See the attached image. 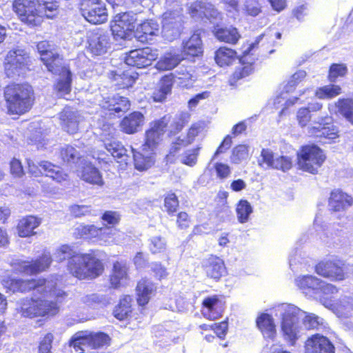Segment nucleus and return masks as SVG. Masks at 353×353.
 <instances>
[{
	"instance_id": "1",
	"label": "nucleus",
	"mask_w": 353,
	"mask_h": 353,
	"mask_svg": "<svg viewBox=\"0 0 353 353\" xmlns=\"http://www.w3.org/2000/svg\"><path fill=\"white\" fill-rule=\"evenodd\" d=\"M54 259L58 262L68 259V270L79 279H94L103 270L102 263L94 254L77 253L68 245H63L57 249Z\"/></svg>"
},
{
	"instance_id": "2",
	"label": "nucleus",
	"mask_w": 353,
	"mask_h": 353,
	"mask_svg": "<svg viewBox=\"0 0 353 353\" xmlns=\"http://www.w3.org/2000/svg\"><path fill=\"white\" fill-rule=\"evenodd\" d=\"M41 60L48 70L59 76L54 85V90L59 97H65L71 91L72 73L63 65L62 57L58 54L54 45L47 41H42L37 46Z\"/></svg>"
},
{
	"instance_id": "3",
	"label": "nucleus",
	"mask_w": 353,
	"mask_h": 353,
	"mask_svg": "<svg viewBox=\"0 0 353 353\" xmlns=\"http://www.w3.org/2000/svg\"><path fill=\"white\" fill-rule=\"evenodd\" d=\"M295 282L300 289L319 294L320 303L327 308L341 310L345 316H348L352 309V299L350 298L345 297L339 303H334L333 295L338 292V289L332 284L327 283L312 275L299 276Z\"/></svg>"
},
{
	"instance_id": "4",
	"label": "nucleus",
	"mask_w": 353,
	"mask_h": 353,
	"mask_svg": "<svg viewBox=\"0 0 353 353\" xmlns=\"http://www.w3.org/2000/svg\"><path fill=\"white\" fill-rule=\"evenodd\" d=\"M273 312L281 318V330L285 340L294 345L296 341L305 334L299 316L302 310L292 304L281 303L273 308Z\"/></svg>"
},
{
	"instance_id": "5",
	"label": "nucleus",
	"mask_w": 353,
	"mask_h": 353,
	"mask_svg": "<svg viewBox=\"0 0 353 353\" xmlns=\"http://www.w3.org/2000/svg\"><path fill=\"white\" fill-rule=\"evenodd\" d=\"M62 297L56 296H48L37 299H23L19 300L17 304V311L24 317L34 318L39 316H45L47 315H54L59 311L57 302H61Z\"/></svg>"
},
{
	"instance_id": "6",
	"label": "nucleus",
	"mask_w": 353,
	"mask_h": 353,
	"mask_svg": "<svg viewBox=\"0 0 353 353\" xmlns=\"http://www.w3.org/2000/svg\"><path fill=\"white\" fill-rule=\"evenodd\" d=\"M10 114H22L28 112L32 105V89L28 84H12L8 85L4 92Z\"/></svg>"
},
{
	"instance_id": "7",
	"label": "nucleus",
	"mask_w": 353,
	"mask_h": 353,
	"mask_svg": "<svg viewBox=\"0 0 353 353\" xmlns=\"http://www.w3.org/2000/svg\"><path fill=\"white\" fill-rule=\"evenodd\" d=\"M29 62V55L24 49L17 48L9 50L4 60L6 76L14 79L24 74Z\"/></svg>"
},
{
	"instance_id": "8",
	"label": "nucleus",
	"mask_w": 353,
	"mask_h": 353,
	"mask_svg": "<svg viewBox=\"0 0 353 353\" xmlns=\"http://www.w3.org/2000/svg\"><path fill=\"white\" fill-rule=\"evenodd\" d=\"M325 156L321 149L314 145L302 147L298 153V164L303 171L316 174L325 161Z\"/></svg>"
},
{
	"instance_id": "9",
	"label": "nucleus",
	"mask_w": 353,
	"mask_h": 353,
	"mask_svg": "<svg viewBox=\"0 0 353 353\" xmlns=\"http://www.w3.org/2000/svg\"><path fill=\"white\" fill-rule=\"evenodd\" d=\"M13 10L20 20L29 26H38L43 21V15L33 1L16 0L13 3Z\"/></svg>"
},
{
	"instance_id": "10",
	"label": "nucleus",
	"mask_w": 353,
	"mask_h": 353,
	"mask_svg": "<svg viewBox=\"0 0 353 353\" xmlns=\"http://www.w3.org/2000/svg\"><path fill=\"white\" fill-rule=\"evenodd\" d=\"M80 10L82 16L93 24L103 23L108 19L105 3L102 0H81Z\"/></svg>"
},
{
	"instance_id": "11",
	"label": "nucleus",
	"mask_w": 353,
	"mask_h": 353,
	"mask_svg": "<svg viewBox=\"0 0 353 353\" xmlns=\"http://www.w3.org/2000/svg\"><path fill=\"white\" fill-rule=\"evenodd\" d=\"M137 14L123 12L114 17L113 24L111 26L112 34L115 39H128L132 32L136 28L137 21Z\"/></svg>"
},
{
	"instance_id": "12",
	"label": "nucleus",
	"mask_w": 353,
	"mask_h": 353,
	"mask_svg": "<svg viewBox=\"0 0 353 353\" xmlns=\"http://www.w3.org/2000/svg\"><path fill=\"white\" fill-rule=\"evenodd\" d=\"M109 341V336L103 332H91L88 334L86 332H81L73 336L70 340V345L74 348L79 347L81 350L85 351L84 347L97 349L107 345Z\"/></svg>"
},
{
	"instance_id": "13",
	"label": "nucleus",
	"mask_w": 353,
	"mask_h": 353,
	"mask_svg": "<svg viewBox=\"0 0 353 353\" xmlns=\"http://www.w3.org/2000/svg\"><path fill=\"white\" fill-rule=\"evenodd\" d=\"M181 9L179 6L174 10H169L163 14L162 34L168 41H172L181 34Z\"/></svg>"
},
{
	"instance_id": "14",
	"label": "nucleus",
	"mask_w": 353,
	"mask_h": 353,
	"mask_svg": "<svg viewBox=\"0 0 353 353\" xmlns=\"http://www.w3.org/2000/svg\"><path fill=\"white\" fill-rule=\"evenodd\" d=\"M169 121L170 117L165 116L151 123L150 128L145 132V141L142 145L143 151L148 150L154 153V150L162 141Z\"/></svg>"
},
{
	"instance_id": "15",
	"label": "nucleus",
	"mask_w": 353,
	"mask_h": 353,
	"mask_svg": "<svg viewBox=\"0 0 353 353\" xmlns=\"http://www.w3.org/2000/svg\"><path fill=\"white\" fill-rule=\"evenodd\" d=\"M55 283L52 281H47L44 279H39L38 280H23L21 279V292H27L33 290L36 293H38L43 296H56L58 298L62 297L65 295L63 290H56L54 288Z\"/></svg>"
},
{
	"instance_id": "16",
	"label": "nucleus",
	"mask_w": 353,
	"mask_h": 353,
	"mask_svg": "<svg viewBox=\"0 0 353 353\" xmlns=\"http://www.w3.org/2000/svg\"><path fill=\"white\" fill-rule=\"evenodd\" d=\"M28 172L34 176L45 174L57 182H61L67 179L68 175L61 168L48 161H41L38 164L33 161L28 160Z\"/></svg>"
},
{
	"instance_id": "17",
	"label": "nucleus",
	"mask_w": 353,
	"mask_h": 353,
	"mask_svg": "<svg viewBox=\"0 0 353 353\" xmlns=\"http://www.w3.org/2000/svg\"><path fill=\"white\" fill-rule=\"evenodd\" d=\"M51 262L50 254L49 253H44L40 259L32 263L19 259H14L11 263V265L18 272L34 274L44 271L50 266Z\"/></svg>"
},
{
	"instance_id": "18",
	"label": "nucleus",
	"mask_w": 353,
	"mask_h": 353,
	"mask_svg": "<svg viewBox=\"0 0 353 353\" xmlns=\"http://www.w3.org/2000/svg\"><path fill=\"white\" fill-rule=\"evenodd\" d=\"M259 165L264 169L274 168L283 172L289 170L292 166L290 157L287 156L274 157L269 149H263L258 160Z\"/></svg>"
},
{
	"instance_id": "19",
	"label": "nucleus",
	"mask_w": 353,
	"mask_h": 353,
	"mask_svg": "<svg viewBox=\"0 0 353 353\" xmlns=\"http://www.w3.org/2000/svg\"><path fill=\"white\" fill-rule=\"evenodd\" d=\"M156 50L144 48L130 51L126 54L124 60L127 65L137 68H145L152 64L157 58Z\"/></svg>"
},
{
	"instance_id": "20",
	"label": "nucleus",
	"mask_w": 353,
	"mask_h": 353,
	"mask_svg": "<svg viewBox=\"0 0 353 353\" xmlns=\"http://www.w3.org/2000/svg\"><path fill=\"white\" fill-rule=\"evenodd\" d=\"M343 265V262L338 260L321 261L316 265L315 270L319 275L332 281H342L346 277Z\"/></svg>"
},
{
	"instance_id": "21",
	"label": "nucleus",
	"mask_w": 353,
	"mask_h": 353,
	"mask_svg": "<svg viewBox=\"0 0 353 353\" xmlns=\"http://www.w3.org/2000/svg\"><path fill=\"white\" fill-rule=\"evenodd\" d=\"M330 117H321L318 121L314 122V125L309 128V133L315 137L334 140L338 138V130L332 123Z\"/></svg>"
},
{
	"instance_id": "22",
	"label": "nucleus",
	"mask_w": 353,
	"mask_h": 353,
	"mask_svg": "<svg viewBox=\"0 0 353 353\" xmlns=\"http://www.w3.org/2000/svg\"><path fill=\"white\" fill-rule=\"evenodd\" d=\"M334 349L327 337L316 334L305 341L303 353H334Z\"/></svg>"
},
{
	"instance_id": "23",
	"label": "nucleus",
	"mask_w": 353,
	"mask_h": 353,
	"mask_svg": "<svg viewBox=\"0 0 353 353\" xmlns=\"http://www.w3.org/2000/svg\"><path fill=\"white\" fill-rule=\"evenodd\" d=\"M145 123L144 115L138 111L133 112L125 116L120 123L122 132L132 134L140 131Z\"/></svg>"
},
{
	"instance_id": "24",
	"label": "nucleus",
	"mask_w": 353,
	"mask_h": 353,
	"mask_svg": "<svg viewBox=\"0 0 353 353\" xmlns=\"http://www.w3.org/2000/svg\"><path fill=\"white\" fill-rule=\"evenodd\" d=\"M99 105L105 110L119 114L127 111L130 106V101L124 97L114 95L112 97H103L100 101Z\"/></svg>"
},
{
	"instance_id": "25",
	"label": "nucleus",
	"mask_w": 353,
	"mask_h": 353,
	"mask_svg": "<svg viewBox=\"0 0 353 353\" xmlns=\"http://www.w3.org/2000/svg\"><path fill=\"white\" fill-rule=\"evenodd\" d=\"M203 266L207 276L214 280H219L226 272L223 261L216 256H211L205 259Z\"/></svg>"
},
{
	"instance_id": "26",
	"label": "nucleus",
	"mask_w": 353,
	"mask_h": 353,
	"mask_svg": "<svg viewBox=\"0 0 353 353\" xmlns=\"http://www.w3.org/2000/svg\"><path fill=\"white\" fill-rule=\"evenodd\" d=\"M88 42L91 52L95 55L105 54L110 47V36L103 32L93 33Z\"/></svg>"
},
{
	"instance_id": "27",
	"label": "nucleus",
	"mask_w": 353,
	"mask_h": 353,
	"mask_svg": "<svg viewBox=\"0 0 353 353\" xmlns=\"http://www.w3.org/2000/svg\"><path fill=\"white\" fill-rule=\"evenodd\" d=\"M62 128L69 134H75L79 130L80 115L78 112L70 108H65L60 113Z\"/></svg>"
},
{
	"instance_id": "28",
	"label": "nucleus",
	"mask_w": 353,
	"mask_h": 353,
	"mask_svg": "<svg viewBox=\"0 0 353 353\" xmlns=\"http://www.w3.org/2000/svg\"><path fill=\"white\" fill-rule=\"evenodd\" d=\"M190 12L192 17H205L208 19H218L220 17L219 12L214 6L206 1H197L190 7Z\"/></svg>"
},
{
	"instance_id": "29",
	"label": "nucleus",
	"mask_w": 353,
	"mask_h": 353,
	"mask_svg": "<svg viewBox=\"0 0 353 353\" xmlns=\"http://www.w3.org/2000/svg\"><path fill=\"white\" fill-rule=\"evenodd\" d=\"M352 203V197L340 190L332 191L329 199L330 209L335 212L345 210Z\"/></svg>"
},
{
	"instance_id": "30",
	"label": "nucleus",
	"mask_w": 353,
	"mask_h": 353,
	"mask_svg": "<svg viewBox=\"0 0 353 353\" xmlns=\"http://www.w3.org/2000/svg\"><path fill=\"white\" fill-rule=\"evenodd\" d=\"M184 57L178 50H172L165 53L157 61L156 68L159 70H170L175 68Z\"/></svg>"
},
{
	"instance_id": "31",
	"label": "nucleus",
	"mask_w": 353,
	"mask_h": 353,
	"mask_svg": "<svg viewBox=\"0 0 353 353\" xmlns=\"http://www.w3.org/2000/svg\"><path fill=\"white\" fill-rule=\"evenodd\" d=\"M41 223V219L34 216H27L21 219L17 225V232L21 237H28L36 234L34 230Z\"/></svg>"
},
{
	"instance_id": "32",
	"label": "nucleus",
	"mask_w": 353,
	"mask_h": 353,
	"mask_svg": "<svg viewBox=\"0 0 353 353\" xmlns=\"http://www.w3.org/2000/svg\"><path fill=\"white\" fill-rule=\"evenodd\" d=\"M183 54L184 59L188 56L199 57L203 53V44L200 34L194 33L191 37L185 43H183V51H180Z\"/></svg>"
},
{
	"instance_id": "33",
	"label": "nucleus",
	"mask_w": 353,
	"mask_h": 353,
	"mask_svg": "<svg viewBox=\"0 0 353 353\" xmlns=\"http://www.w3.org/2000/svg\"><path fill=\"white\" fill-rule=\"evenodd\" d=\"M128 281V267L125 263L116 262L113 265V272L110 277V283L114 288L123 286Z\"/></svg>"
},
{
	"instance_id": "34",
	"label": "nucleus",
	"mask_w": 353,
	"mask_h": 353,
	"mask_svg": "<svg viewBox=\"0 0 353 353\" xmlns=\"http://www.w3.org/2000/svg\"><path fill=\"white\" fill-rule=\"evenodd\" d=\"M256 325L264 338L273 339L276 334V326L272 316L268 314H262L256 319Z\"/></svg>"
},
{
	"instance_id": "35",
	"label": "nucleus",
	"mask_w": 353,
	"mask_h": 353,
	"mask_svg": "<svg viewBox=\"0 0 353 353\" xmlns=\"http://www.w3.org/2000/svg\"><path fill=\"white\" fill-rule=\"evenodd\" d=\"M81 165H83V166L80 176L83 181L98 185H102L103 184L102 175L97 168L85 161Z\"/></svg>"
},
{
	"instance_id": "36",
	"label": "nucleus",
	"mask_w": 353,
	"mask_h": 353,
	"mask_svg": "<svg viewBox=\"0 0 353 353\" xmlns=\"http://www.w3.org/2000/svg\"><path fill=\"white\" fill-rule=\"evenodd\" d=\"M201 131V126L198 123L192 124V126L188 130L186 137L181 138L178 137L174 142L172 143V145L170 148V153L176 152L181 147H185L189 144H191L195 137L199 134Z\"/></svg>"
},
{
	"instance_id": "37",
	"label": "nucleus",
	"mask_w": 353,
	"mask_h": 353,
	"mask_svg": "<svg viewBox=\"0 0 353 353\" xmlns=\"http://www.w3.org/2000/svg\"><path fill=\"white\" fill-rule=\"evenodd\" d=\"M219 304V300L217 296L205 298L203 301L202 314L203 316L210 320L219 318L221 315V310Z\"/></svg>"
},
{
	"instance_id": "38",
	"label": "nucleus",
	"mask_w": 353,
	"mask_h": 353,
	"mask_svg": "<svg viewBox=\"0 0 353 353\" xmlns=\"http://www.w3.org/2000/svg\"><path fill=\"white\" fill-rule=\"evenodd\" d=\"M156 287L152 282L148 279H141L137 286V302L140 305L147 304L153 294Z\"/></svg>"
},
{
	"instance_id": "39",
	"label": "nucleus",
	"mask_w": 353,
	"mask_h": 353,
	"mask_svg": "<svg viewBox=\"0 0 353 353\" xmlns=\"http://www.w3.org/2000/svg\"><path fill=\"white\" fill-rule=\"evenodd\" d=\"M323 227V234L321 236V240L329 246L339 245L343 237V230L339 228V225H330Z\"/></svg>"
},
{
	"instance_id": "40",
	"label": "nucleus",
	"mask_w": 353,
	"mask_h": 353,
	"mask_svg": "<svg viewBox=\"0 0 353 353\" xmlns=\"http://www.w3.org/2000/svg\"><path fill=\"white\" fill-rule=\"evenodd\" d=\"M133 154L134 167L137 170L143 171L150 168L154 162V153L149 150L136 152L131 148Z\"/></svg>"
},
{
	"instance_id": "41",
	"label": "nucleus",
	"mask_w": 353,
	"mask_h": 353,
	"mask_svg": "<svg viewBox=\"0 0 353 353\" xmlns=\"http://www.w3.org/2000/svg\"><path fill=\"white\" fill-rule=\"evenodd\" d=\"M104 148L118 162L127 163V150L118 141L115 139L107 140L103 142Z\"/></svg>"
},
{
	"instance_id": "42",
	"label": "nucleus",
	"mask_w": 353,
	"mask_h": 353,
	"mask_svg": "<svg viewBox=\"0 0 353 353\" xmlns=\"http://www.w3.org/2000/svg\"><path fill=\"white\" fill-rule=\"evenodd\" d=\"M303 315L299 316L302 326L305 332L310 330H321L325 327L324 320L313 313H308L302 310Z\"/></svg>"
},
{
	"instance_id": "43",
	"label": "nucleus",
	"mask_w": 353,
	"mask_h": 353,
	"mask_svg": "<svg viewBox=\"0 0 353 353\" xmlns=\"http://www.w3.org/2000/svg\"><path fill=\"white\" fill-rule=\"evenodd\" d=\"M214 33L218 40L231 44L236 43L241 37L237 29L232 26L216 28Z\"/></svg>"
},
{
	"instance_id": "44",
	"label": "nucleus",
	"mask_w": 353,
	"mask_h": 353,
	"mask_svg": "<svg viewBox=\"0 0 353 353\" xmlns=\"http://www.w3.org/2000/svg\"><path fill=\"white\" fill-rule=\"evenodd\" d=\"M236 58V52L226 47L219 48L215 52L216 63L221 67L232 64Z\"/></svg>"
},
{
	"instance_id": "45",
	"label": "nucleus",
	"mask_w": 353,
	"mask_h": 353,
	"mask_svg": "<svg viewBox=\"0 0 353 353\" xmlns=\"http://www.w3.org/2000/svg\"><path fill=\"white\" fill-rule=\"evenodd\" d=\"M60 156L64 162L78 164L80 166L85 159L80 152L71 145H65L60 151Z\"/></svg>"
},
{
	"instance_id": "46",
	"label": "nucleus",
	"mask_w": 353,
	"mask_h": 353,
	"mask_svg": "<svg viewBox=\"0 0 353 353\" xmlns=\"http://www.w3.org/2000/svg\"><path fill=\"white\" fill-rule=\"evenodd\" d=\"M43 16L52 19L58 14L59 5L56 0H33Z\"/></svg>"
},
{
	"instance_id": "47",
	"label": "nucleus",
	"mask_w": 353,
	"mask_h": 353,
	"mask_svg": "<svg viewBox=\"0 0 353 353\" xmlns=\"http://www.w3.org/2000/svg\"><path fill=\"white\" fill-rule=\"evenodd\" d=\"M173 75L174 82L182 88L191 87L195 81L194 77L184 67L177 69Z\"/></svg>"
},
{
	"instance_id": "48",
	"label": "nucleus",
	"mask_w": 353,
	"mask_h": 353,
	"mask_svg": "<svg viewBox=\"0 0 353 353\" xmlns=\"http://www.w3.org/2000/svg\"><path fill=\"white\" fill-rule=\"evenodd\" d=\"M341 93V88L338 85L330 84L316 89L315 96L320 99H330Z\"/></svg>"
},
{
	"instance_id": "49",
	"label": "nucleus",
	"mask_w": 353,
	"mask_h": 353,
	"mask_svg": "<svg viewBox=\"0 0 353 353\" xmlns=\"http://www.w3.org/2000/svg\"><path fill=\"white\" fill-rule=\"evenodd\" d=\"M252 212L253 208L247 200L241 199L236 205V212L237 219L241 223H247Z\"/></svg>"
},
{
	"instance_id": "50",
	"label": "nucleus",
	"mask_w": 353,
	"mask_h": 353,
	"mask_svg": "<svg viewBox=\"0 0 353 353\" xmlns=\"http://www.w3.org/2000/svg\"><path fill=\"white\" fill-rule=\"evenodd\" d=\"M113 79L117 81V85L121 88H128L132 85L136 79H137V74L130 72L129 71L118 73L115 72L112 73Z\"/></svg>"
},
{
	"instance_id": "51",
	"label": "nucleus",
	"mask_w": 353,
	"mask_h": 353,
	"mask_svg": "<svg viewBox=\"0 0 353 353\" xmlns=\"http://www.w3.org/2000/svg\"><path fill=\"white\" fill-rule=\"evenodd\" d=\"M336 105L339 112L353 124V99H339Z\"/></svg>"
},
{
	"instance_id": "52",
	"label": "nucleus",
	"mask_w": 353,
	"mask_h": 353,
	"mask_svg": "<svg viewBox=\"0 0 353 353\" xmlns=\"http://www.w3.org/2000/svg\"><path fill=\"white\" fill-rule=\"evenodd\" d=\"M172 86L171 80L168 77L163 79L159 88L153 92L154 101L157 102L163 101L167 95L170 93Z\"/></svg>"
},
{
	"instance_id": "53",
	"label": "nucleus",
	"mask_w": 353,
	"mask_h": 353,
	"mask_svg": "<svg viewBox=\"0 0 353 353\" xmlns=\"http://www.w3.org/2000/svg\"><path fill=\"white\" fill-rule=\"evenodd\" d=\"M137 33H142L139 37H145L148 39V36L155 35L159 32V24L153 20L144 21L137 27Z\"/></svg>"
},
{
	"instance_id": "54",
	"label": "nucleus",
	"mask_w": 353,
	"mask_h": 353,
	"mask_svg": "<svg viewBox=\"0 0 353 353\" xmlns=\"http://www.w3.org/2000/svg\"><path fill=\"white\" fill-rule=\"evenodd\" d=\"M190 114L188 112H181L176 115L170 125V134H176L179 132L184 125L188 123Z\"/></svg>"
},
{
	"instance_id": "55",
	"label": "nucleus",
	"mask_w": 353,
	"mask_h": 353,
	"mask_svg": "<svg viewBox=\"0 0 353 353\" xmlns=\"http://www.w3.org/2000/svg\"><path fill=\"white\" fill-rule=\"evenodd\" d=\"M131 299L129 296L123 298L119 305L114 310V316L119 320L122 321L128 317L131 312L130 310Z\"/></svg>"
},
{
	"instance_id": "56",
	"label": "nucleus",
	"mask_w": 353,
	"mask_h": 353,
	"mask_svg": "<svg viewBox=\"0 0 353 353\" xmlns=\"http://www.w3.org/2000/svg\"><path fill=\"white\" fill-rule=\"evenodd\" d=\"M261 8L259 0H244L241 6V10L245 15L254 17L261 12Z\"/></svg>"
},
{
	"instance_id": "57",
	"label": "nucleus",
	"mask_w": 353,
	"mask_h": 353,
	"mask_svg": "<svg viewBox=\"0 0 353 353\" xmlns=\"http://www.w3.org/2000/svg\"><path fill=\"white\" fill-rule=\"evenodd\" d=\"M78 230L83 237L99 242L100 232H101V228L94 225H80Z\"/></svg>"
},
{
	"instance_id": "58",
	"label": "nucleus",
	"mask_w": 353,
	"mask_h": 353,
	"mask_svg": "<svg viewBox=\"0 0 353 353\" xmlns=\"http://www.w3.org/2000/svg\"><path fill=\"white\" fill-rule=\"evenodd\" d=\"M248 156V149L245 145H239L232 150L230 161L232 163L239 164Z\"/></svg>"
},
{
	"instance_id": "59",
	"label": "nucleus",
	"mask_w": 353,
	"mask_h": 353,
	"mask_svg": "<svg viewBox=\"0 0 353 353\" xmlns=\"http://www.w3.org/2000/svg\"><path fill=\"white\" fill-rule=\"evenodd\" d=\"M347 72V68L343 64L334 63L330 66L329 71V80L331 82L336 81V79L343 77Z\"/></svg>"
},
{
	"instance_id": "60",
	"label": "nucleus",
	"mask_w": 353,
	"mask_h": 353,
	"mask_svg": "<svg viewBox=\"0 0 353 353\" xmlns=\"http://www.w3.org/2000/svg\"><path fill=\"white\" fill-rule=\"evenodd\" d=\"M164 206L169 214L175 213L179 207L177 196L174 193L168 194L164 200Z\"/></svg>"
},
{
	"instance_id": "61",
	"label": "nucleus",
	"mask_w": 353,
	"mask_h": 353,
	"mask_svg": "<svg viewBox=\"0 0 353 353\" xmlns=\"http://www.w3.org/2000/svg\"><path fill=\"white\" fill-rule=\"evenodd\" d=\"M149 248L153 254L160 253L165 250L166 242L161 236H154L150 239Z\"/></svg>"
},
{
	"instance_id": "62",
	"label": "nucleus",
	"mask_w": 353,
	"mask_h": 353,
	"mask_svg": "<svg viewBox=\"0 0 353 353\" xmlns=\"http://www.w3.org/2000/svg\"><path fill=\"white\" fill-rule=\"evenodd\" d=\"M101 232H100L99 243L100 244H110L112 243L113 232L114 228L113 227H101Z\"/></svg>"
},
{
	"instance_id": "63",
	"label": "nucleus",
	"mask_w": 353,
	"mask_h": 353,
	"mask_svg": "<svg viewBox=\"0 0 353 353\" xmlns=\"http://www.w3.org/2000/svg\"><path fill=\"white\" fill-rule=\"evenodd\" d=\"M214 167L217 177L221 179L228 178L231 174V168L228 164L223 163H216Z\"/></svg>"
},
{
	"instance_id": "64",
	"label": "nucleus",
	"mask_w": 353,
	"mask_h": 353,
	"mask_svg": "<svg viewBox=\"0 0 353 353\" xmlns=\"http://www.w3.org/2000/svg\"><path fill=\"white\" fill-rule=\"evenodd\" d=\"M53 335L51 333L47 334L40 343L39 347V353H50L52 348Z\"/></svg>"
}]
</instances>
